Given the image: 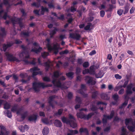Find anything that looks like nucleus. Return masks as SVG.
Instances as JSON below:
<instances>
[{"label":"nucleus","instance_id":"obj_1","mask_svg":"<svg viewBox=\"0 0 135 135\" xmlns=\"http://www.w3.org/2000/svg\"><path fill=\"white\" fill-rule=\"evenodd\" d=\"M69 118L70 119H73V120H69L64 117L61 118L62 121L64 123H66L67 124H69L70 126L73 128H75L77 126V124L75 123V119L73 116L69 114Z\"/></svg>","mask_w":135,"mask_h":135},{"label":"nucleus","instance_id":"obj_2","mask_svg":"<svg viewBox=\"0 0 135 135\" xmlns=\"http://www.w3.org/2000/svg\"><path fill=\"white\" fill-rule=\"evenodd\" d=\"M52 86L51 84H49L45 85L44 83L36 82L33 83L32 84L33 89L36 92H39L40 91L39 88L41 87L44 88L45 87H51Z\"/></svg>","mask_w":135,"mask_h":135},{"label":"nucleus","instance_id":"obj_3","mask_svg":"<svg viewBox=\"0 0 135 135\" xmlns=\"http://www.w3.org/2000/svg\"><path fill=\"white\" fill-rule=\"evenodd\" d=\"M23 20V19L22 18H16L15 17L11 19L13 25L15 24H18L21 28H22L24 27V24L22 22Z\"/></svg>","mask_w":135,"mask_h":135},{"label":"nucleus","instance_id":"obj_4","mask_svg":"<svg viewBox=\"0 0 135 135\" xmlns=\"http://www.w3.org/2000/svg\"><path fill=\"white\" fill-rule=\"evenodd\" d=\"M115 112L113 110H112L110 113V115H103V118L102 119V123L103 124H105L107 122L108 119H111L113 117Z\"/></svg>","mask_w":135,"mask_h":135},{"label":"nucleus","instance_id":"obj_5","mask_svg":"<svg viewBox=\"0 0 135 135\" xmlns=\"http://www.w3.org/2000/svg\"><path fill=\"white\" fill-rule=\"evenodd\" d=\"M58 98V97L55 95H52L50 96L49 97L48 103L51 106L53 109L55 108V106L52 102H53L54 103L56 104H57V102L56 101L54 100V99Z\"/></svg>","mask_w":135,"mask_h":135},{"label":"nucleus","instance_id":"obj_6","mask_svg":"<svg viewBox=\"0 0 135 135\" xmlns=\"http://www.w3.org/2000/svg\"><path fill=\"white\" fill-rule=\"evenodd\" d=\"M5 55L7 57V59L10 61H16L19 62L20 61L15 57L13 56V54L9 53V52H6L5 54Z\"/></svg>","mask_w":135,"mask_h":135},{"label":"nucleus","instance_id":"obj_7","mask_svg":"<svg viewBox=\"0 0 135 135\" xmlns=\"http://www.w3.org/2000/svg\"><path fill=\"white\" fill-rule=\"evenodd\" d=\"M82 73L84 75L88 74L90 75H95V73L94 69V65L91 66L90 67L89 69H85V70H83Z\"/></svg>","mask_w":135,"mask_h":135},{"label":"nucleus","instance_id":"obj_8","mask_svg":"<svg viewBox=\"0 0 135 135\" xmlns=\"http://www.w3.org/2000/svg\"><path fill=\"white\" fill-rule=\"evenodd\" d=\"M46 41L48 42V43L46 45V46L48 50L51 52L52 51V50L54 49H56L57 44H54L53 45V46L52 47L50 43V40L49 38H47Z\"/></svg>","mask_w":135,"mask_h":135},{"label":"nucleus","instance_id":"obj_9","mask_svg":"<svg viewBox=\"0 0 135 135\" xmlns=\"http://www.w3.org/2000/svg\"><path fill=\"white\" fill-rule=\"evenodd\" d=\"M69 37L76 40H79L81 37V36L79 34L76 33H70Z\"/></svg>","mask_w":135,"mask_h":135},{"label":"nucleus","instance_id":"obj_10","mask_svg":"<svg viewBox=\"0 0 135 135\" xmlns=\"http://www.w3.org/2000/svg\"><path fill=\"white\" fill-rule=\"evenodd\" d=\"M1 32H0V40L1 41H3V37L6 35L5 29L4 28L0 27Z\"/></svg>","mask_w":135,"mask_h":135},{"label":"nucleus","instance_id":"obj_11","mask_svg":"<svg viewBox=\"0 0 135 135\" xmlns=\"http://www.w3.org/2000/svg\"><path fill=\"white\" fill-rule=\"evenodd\" d=\"M133 86V84L132 83L129 84L127 86L126 91L127 94H131L132 93L131 89Z\"/></svg>","mask_w":135,"mask_h":135},{"label":"nucleus","instance_id":"obj_12","mask_svg":"<svg viewBox=\"0 0 135 135\" xmlns=\"http://www.w3.org/2000/svg\"><path fill=\"white\" fill-rule=\"evenodd\" d=\"M54 29L50 31V35L51 38H52L53 36L56 33V32L58 31V29L56 27H54Z\"/></svg>","mask_w":135,"mask_h":135},{"label":"nucleus","instance_id":"obj_13","mask_svg":"<svg viewBox=\"0 0 135 135\" xmlns=\"http://www.w3.org/2000/svg\"><path fill=\"white\" fill-rule=\"evenodd\" d=\"M37 119V115L35 114H33L28 117V120L30 121H35Z\"/></svg>","mask_w":135,"mask_h":135},{"label":"nucleus","instance_id":"obj_14","mask_svg":"<svg viewBox=\"0 0 135 135\" xmlns=\"http://www.w3.org/2000/svg\"><path fill=\"white\" fill-rule=\"evenodd\" d=\"M79 132L80 134L84 133L86 135H88L89 133L88 129L86 128H83L82 127L80 128Z\"/></svg>","mask_w":135,"mask_h":135},{"label":"nucleus","instance_id":"obj_15","mask_svg":"<svg viewBox=\"0 0 135 135\" xmlns=\"http://www.w3.org/2000/svg\"><path fill=\"white\" fill-rule=\"evenodd\" d=\"M42 49V48L41 47H39L38 49L34 48L33 49H32L30 51L31 52H35L36 54H38L41 52Z\"/></svg>","mask_w":135,"mask_h":135},{"label":"nucleus","instance_id":"obj_16","mask_svg":"<svg viewBox=\"0 0 135 135\" xmlns=\"http://www.w3.org/2000/svg\"><path fill=\"white\" fill-rule=\"evenodd\" d=\"M54 123L55 125L58 127H60L62 126V124L60 120L56 119L55 120Z\"/></svg>","mask_w":135,"mask_h":135},{"label":"nucleus","instance_id":"obj_17","mask_svg":"<svg viewBox=\"0 0 135 135\" xmlns=\"http://www.w3.org/2000/svg\"><path fill=\"white\" fill-rule=\"evenodd\" d=\"M21 48L22 49L23 52L24 54L28 53L29 52V49L27 46H25L23 45L21 46Z\"/></svg>","mask_w":135,"mask_h":135},{"label":"nucleus","instance_id":"obj_18","mask_svg":"<svg viewBox=\"0 0 135 135\" xmlns=\"http://www.w3.org/2000/svg\"><path fill=\"white\" fill-rule=\"evenodd\" d=\"M76 115L78 118L85 119V115L82 112L78 113Z\"/></svg>","mask_w":135,"mask_h":135},{"label":"nucleus","instance_id":"obj_19","mask_svg":"<svg viewBox=\"0 0 135 135\" xmlns=\"http://www.w3.org/2000/svg\"><path fill=\"white\" fill-rule=\"evenodd\" d=\"M49 11L48 9L46 7H44L43 6L41 7V15H44L45 12H48Z\"/></svg>","mask_w":135,"mask_h":135},{"label":"nucleus","instance_id":"obj_20","mask_svg":"<svg viewBox=\"0 0 135 135\" xmlns=\"http://www.w3.org/2000/svg\"><path fill=\"white\" fill-rule=\"evenodd\" d=\"M101 97L102 99L106 100H109V97L108 96V94H102L101 95Z\"/></svg>","mask_w":135,"mask_h":135},{"label":"nucleus","instance_id":"obj_21","mask_svg":"<svg viewBox=\"0 0 135 135\" xmlns=\"http://www.w3.org/2000/svg\"><path fill=\"white\" fill-rule=\"evenodd\" d=\"M98 108L95 105H92L90 106V109L93 112H95V113H97V111L98 109Z\"/></svg>","mask_w":135,"mask_h":135},{"label":"nucleus","instance_id":"obj_22","mask_svg":"<svg viewBox=\"0 0 135 135\" xmlns=\"http://www.w3.org/2000/svg\"><path fill=\"white\" fill-rule=\"evenodd\" d=\"M93 25H92L91 23H88L87 25L84 27V29L85 30H90L91 29V28H90V27H93Z\"/></svg>","mask_w":135,"mask_h":135},{"label":"nucleus","instance_id":"obj_23","mask_svg":"<svg viewBox=\"0 0 135 135\" xmlns=\"http://www.w3.org/2000/svg\"><path fill=\"white\" fill-rule=\"evenodd\" d=\"M49 129L47 127H45L43 129L42 131V133L44 135H47L49 133Z\"/></svg>","mask_w":135,"mask_h":135},{"label":"nucleus","instance_id":"obj_24","mask_svg":"<svg viewBox=\"0 0 135 135\" xmlns=\"http://www.w3.org/2000/svg\"><path fill=\"white\" fill-rule=\"evenodd\" d=\"M25 31H23L21 33V35L27 37H29L30 36L29 34L30 33V32L28 31H27L26 30Z\"/></svg>","mask_w":135,"mask_h":135},{"label":"nucleus","instance_id":"obj_25","mask_svg":"<svg viewBox=\"0 0 135 135\" xmlns=\"http://www.w3.org/2000/svg\"><path fill=\"white\" fill-rule=\"evenodd\" d=\"M75 102L78 104H82V100L80 97L76 96V97Z\"/></svg>","mask_w":135,"mask_h":135},{"label":"nucleus","instance_id":"obj_26","mask_svg":"<svg viewBox=\"0 0 135 135\" xmlns=\"http://www.w3.org/2000/svg\"><path fill=\"white\" fill-rule=\"evenodd\" d=\"M62 75V74H59V72L58 71H56L54 72L53 76L55 78H58L60 75Z\"/></svg>","mask_w":135,"mask_h":135},{"label":"nucleus","instance_id":"obj_27","mask_svg":"<svg viewBox=\"0 0 135 135\" xmlns=\"http://www.w3.org/2000/svg\"><path fill=\"white\" fill-rule=\"evenodd\" d=\"M109 7L106 11L111 12L113 8H115L116 7L115 6L113 5L112 4H109Z\"/></svg>","mask_w":135,"mask_h":135},{"label":"nucleus","instance_id":"obj_28","mask_svg":"<svg viewBox=\"0 0 135 135\" xmlns=\"http://www.w3.org/2000/svg\"><path fill=\"white\" fill-rule=\"evenodd\" d=\"M74 74V73L73 72H69L66 73V75L68 78L72 79L73 78Z\"/></svg>","mask_w":135,"mask_h":135},{"label":"nucleus","instance_id":"obj_29","mask_svg":"<svg viewBox=\"0 0 135 135\" xmlns=\"http://www.w3.org/2000/svg\"><path fill=\"white\" fill-rule=\"evenodd\" d=\"M132 121L131 118H126L125 120V124L126 126H127L131 122L132 123Z\"/></svg>","mask_w":135,"mask_h":135},{"label":"nucleus","instance_id":"obj_30","mask_svg":"<svg viewBox=\"0 0 135 135\" xmlns=\"http://www.w3.org/2000/svg\"><path fill=\"white\" fill-rule=\"evenodd\" d=\"M128 103V100H125L121 106L119 107V108L122 109L127 105Z\"/></svg>","mask_w":135,"mask_h":135},{"label":"nucleus","instance_id":"obj_31","mask_svg":"<svg viewBox=\"0 0 135 135\" xmlns=\"http://www.w3.org/2000/svg\"><path fill=\"white\" fill-rule=\"evenodd\" d=\"M94 115V113L93 112H91L89 113L87 115H85V119H87V120H88L89 119L91 118Z\"/></svg>","mask_w":135,"mask_h":135},{"label":"nucleus","instance_id":"obj_32","mask_svg":"<svg viewBox=\"0 0 135 135\" xmlns=\"http://www.w3.org/2000/svg\"><path fill=\"white\" fill-rule=\"evenodd\" d=\"M4 109H8L10 108L11 105L9 103H8L7 102H6V103L4 104Z\"/></svg>","mask_w":135,"mask_h":135},{"label":"nucleus","instance_id":"obj_33","mask_svg":"<svg viewBox=\"0 0 135 135\" xmlns=\"http://www.w3.org/2000/svg\"><path fill=\"white\" fill-rule=\"evenodd\" d=\"M41 54L43 58L45 59L49 55V53L47 52H44L43 53H42Z\"/></svg>","mask_w":135,"mask_h":135},{"label":"nucleus","instance_id":"obj_34","mask_svg":"<svg viewBox=\"0 0 135 135\" xmlns=\"http://www.w3.org/2000/svg\"><path fill=\"white\" fill-rule=\"evenodd\" d=\"M98 94V92L97 91H96L94 92H93L92 93L91 96L92 98L94 99L95 98H96V97L97 96Z\"/></svg>","mask_w":135,"mask_h":135},{"label":"nucleus","instance_id":"obj_35","mask_svg":"<svg viewBox=\"0 0 135 135\" xmlns=\"http://www.w3.org/2000/svg\"><path fill=\"white\" fill-rule=\"evenodd\" d=\"M126 129L124 127H122L120 135H127Z\"/></svg>","mask_w":135,"mask_h":135},{"label":"nucleus","instance_id":"obj_36","mask_svg":"<svg viewBox=\"0 0 135 135\" xmlns=\"http://www.w3.org/2000/svg\"><path fill=\"white\" fill-rule=\"evenodd\" d=\"M63 110L62 109H58V112L57 113H55V115L56 116H57L58 115H61L63 112Z\"/></svg>","mask_w":135,"mask_h":135},{"label":"nucleus","instance_id":"obj_37","mask_svg":"<svg viewBox=\"0 0 135 135\" xmlns=\"http://www.w3.org/2000/svg\"><path fill=\"white\" fill-rule=\"evenodd\" d=\"M54 86L59 88H62V85L61 82L59 81H57Z\"/></svg>","mask_w":135,"mask_h":135},{"label":"nucleus","instance_id":"obj_38","mask_svg":"<svg viewBox=\"0 0 135 135\" xmlns=\"http://www.w3.org/2000/svg\"><path fill=\"white\" fill-rule=\"evenodd\" d=\"M95 77L97 78H101L103 75H102V72L101 71H99L98 73L96 74L95 75Z\"/></svg>","mask_w":135,"mask_h":135},{"label":"nucleus","instance_id":"obj_39","mask_svg":"<svg viewBox=\"0 0 135 135\" xmlns=\"http://www.w3.org/2000/svg\"><path fill=\"white\" fill-rule=\"evenodd\" d=\"M86 79L88 78L89 79L88 81V84L92 82L93 79L91 77H90L89 76H87L85 77Z\"/></svg>","mask_w":135,"mask_h":135},{"label":"nucleus","instance_id":"obj_40","mask_svg":"<svg viewBox=\"0 0 135 135\" xmlns=\"http://www.w3.org/2000/svg\"><path fill=\"white\" fill-rule=\"evenodd\" d=\"M81 69L79 68L78 67L76 68V75H79L80 74L81 72Z\"/></svg>","mask_w":135,"mask_h":135},{"label":"nucleus","instance_id":"obj_41","mask_svg":"<svg viewBox=\"0 0 135 135\" xmlns=\"http://www.w3.org/2000/svg\"><path fill=\"white\" fill-rule=\"evenodd\" d=\"M112 98L115 101H117L119 98V96L118 95L114 94L112 96Z\"/></svg>","mask_w":135,"mask_h":135},{"label":"nucleus","instance_id":"obj_42","mask_svg":"<svg viewBox=\"0 0 135 135\" xmlns=\"http://www.w3.org/2000/svg\"><path fill=\"white\" fill-rule=\"evenodd\" d=\"M127 128L129 131L131 132H134L135 131L134 129L132 126H127Z\"/></svg>","mask_w":135,"mask_h":135},{"label":"nucleus","instance_id":"obj_43","mask_svg":"<svg viewBox=\"0 0 135 135\" xmlns=\"http://www.w3.org/2000/svg\"><path fill=\"white\" fill-rule=\"evenodd\" d=\"M40 70V69L38 68L37 67H34L30 69V71L31 72L36 71H39Z\"/></svg>","mask_w":135,"mask_h":135},{"label":"nucleus","instance_id":"obj_44","mask_svg":"<svg viewBox=\"0 0 135 135\" xmlns=\"http://www.w3.org/2000/svg\"><path fill=\"white\" fill-rule=\"evenodd\" d=\"M27 112L26 111L24 113L21 115V118L24 120L25 118L26 115H27Z\"/></svg>","mask_w":135,"mask_h":135},{"label":"nucleus","instance_id":"obj_45","mask_svg":"<svg viewBox=\"0 0 135 135\" xmlns=\"http://www.w3.org/2000/svg\"><path fill=\"white\" fill-rule=\"evenodd\" d=\"M30 80V78H28L27 80H25L24 79H22L21 80V81L23 83H29Z\"/></svg>","mask_w":135,"mask_h":135},{"label":"nucleus","instance_id":"obj_46","mask_svg":"<svg viewBox=\"0 0 135 135\" xmlns=\"http://www.w3.org/2000/svg\"><path fill=\"white\" fill-rule=\"evenodd\" d=\"M6 113L7 114V116L9 118H11L12 117V114L10 111L7 110L6 111Z\"/></svg>","mask_w":135,"mask_h":135},{"label":"nucleus","instance_id":"obj_47","mask_svg":"<svg viewBox=\"0 0 135 135\" xmlns=\"http://www.w3.org/2000/svg\"><path fill=\"white\" fill-rule=\"evenodd\" d=\"M73 96L72 93L70 92H69L68 94L67 97L68 99H71Z\"/></svg>","mask_w":135,"mask_h":135},{"label":"nucleus","instance_id":"obj_48","mask_svg":"<svg viewBox=\"0 0 135 135\" xmlns=\"http://www.w3.org/2000/svg\"><path fill=\"white\" fill-rule=\"evenodd\" d=\"M38 74L41 75V71H33L32 72V76H34Z\"/></svg>","mask_w":135,"mask_h":135},{"label":"nucleus","instance_id":"obj_49","mask_svg":"<svg viewBox=\"0 0 135 135\" xmlns=\"http://www.w3.org/2000/svg\"><path fill=\"white\" fill-rule=\"evenodd\" d=\"M76 8H75V6H73L71 7V11L72 12H74L76 11Z\"/></svg>","mask_w":135,"mask_h":135},{"label":"nucleus","instance_id":"obj_50","mask_svg":"<svg viewBox=\"0 0 135 135\" xmlns=\"http://www.w3.org/2000/svg\"><path fill=\"white\" fill-rule=\"evenodd\" d=\"M69 132H70V133L72 134L74 133V134H77L78 133V131L76 130H69Z\"/></svg>","mask_w":135,"mask_h":135},{"label":"nucleus","instance_id":"obj_51","mask_svg":"<svg viewBox=\"0 0 135 135\" xmlns=\"http://www.w3.org/2000/svg\"><path fill=\"white\" fill-rule=\"evenodd\" d=\"M43 80L44 81L49 82L50 81V78L47 76H45L43 78Z\"/></svg>","mask_w":135,"mask_h":135},{"label":"nucleus","instance_id":"obj_52","mask_svg":"<svg viewBox=\"0 0 135 135\" xmlns=\"http://www.w3.org/2000/svg\"><path fill=\"white\" fill-rule=\"evenodd\" d=\"M9 1V0H3V3L5 5H9L10 4Z\"/></svg>","mask_w":135,"mask_h":135},{"label":"nucleus","instance_id":"obj_53","mask_svg":"<svg viewBox=\"0 0 135 135\" xmlns=\"http://www.w3.org/2000/svg\"><path fill=\"white\" fill-rule=\"evenodd\" d=\"M17 110V105H14L13 106L11 109L12 111L14 112L16 111Z\"/></svg>","mask_w":135,"mask_h":135},{"label":"nucleus","instance_id":"obj_54","mask_svg":"<svg viewBox=\"0 0 135 135\" xmlns=\"http://www.w3.org/2000/svg\"><path fill=\"white\" fill-rule=\"evenodd\" d=\"M89 65V63L88 62H85L83 64V67L85 68L88 67Z\"/></svg>","mask_w":135,"mask_h":135},{"label":"nucleus","instance_id":"obj_55","mask_svg":"<svg viewBox=\"0 0 135 135\" xmlns=\"http://www.w3.org/2000/svg\"><path fill=\"white\" fill-rule=\"evenodd\" d=\"M114 77L117 79H120L122 78V77L118 74L115 75Z\"/></svg>","mask_w":135,"mask_h":135},{"label":"nucleus","instance_id":"obj_56","mask_svg":"<svg viewBox=\"0 0 135 135\" xmlns=\"http://www.w3.org/2000/svg\"><path fill=\"white\" fill-rule=\"evenodd\" d=\"M32 5L33 6H35L37 7L38 8L40 6V3L38 4L36 2H33L32 4Z\"/></svg>","mask_w":135,"mask_h":135},{"label":"nucleus","instance_id":"obj_57","mask_svg":"<svg viewBox=\"0 0 135 135\" xmlns=\"http://www.w3.org/2000/svg\"><path fill=\"white\" fill-rule=\"evenodd\" d=\"M124 8H125V10H124V14H125L127 13L128 12V11H129V8H128V7L127 6H126L124 7Z\"/></svg>","mask_w":135,"mask_h":135},{"label":"nucleus","instance_id":"obj_58","mask_svg":"<svg viewBox=\"0 0 135 135\" xmlns=\"http://www.w3.org/2000/svg\"><path fill=\"white\" fill-rule=\"evenodd\" d=\"M40 11V9L39 10H38L37 9H35L33 11V12L36 15H37L38 16H40V14L39 13V12Z\"/></svg>","mask_w":135,"mask_h":135},{"label":"nucleus","instance_id":"obj_59","mask_svg":"<svg viewBox=\"0 0 135 135\" xmlns=\"http://www.w3.org/2000/svg\"><path fill=\"white\" fill-rule=\"evenodd\" d=\"M123 12V11L121 9H119L117 11V13L118 14L119 16H121Z\"/></svg>","mask_w":135,"mask_h":135},{"label":"nucleus","instance_id":"obj_60","mask_svg":"<svg viewBox=\"0 0 135 135\" xmlns=\"http://www.w3.org/2000/svg\"><path fill=\"white\" fill-rule=\"evenodd\" d=\"M100 16L102 17H103L105 15V12L104 11L102 10L100 11Z\"/></svg>","mask_w":135,"mask_h":135},{"label":"nucleus","instance_id":"obj_61","mask_svg":"<svg viewBox=\"0 0 135 135\" xmlns=\"http://www.w3.org/2000/svg\"><path fill=\"white\" fill-rule=\"evenodd\" d=\"M101 104L105 105H107V104L106 103H104L101 101H98L97 103V105H99Z\"/></svg>","mask_w":135,"mask_h":135},{"label":"nucleus","instance_id":"obj_62","mask_svg":"<svg viewBox=\"0 0 135 135\" xmlns=\"http://www.w3.org/2000/svg\"><path fill=\"white\" fill-rule=\"evenodd\" d=\"M62 62L60 61H59L58 62V63L56 64V66L58 68H59L60 67V65L62 64Z\"/></svg>","mask_w":135,"mask_h":135},{"label":"nucleus","instance_id":"obj_63","mask_svg":"<svg viewBox=\"0 0 135 135\" xmlns=\"http://www.w3.org/2000/svg\"><path fill=\"white\" fill-rule=\"evenodd\" d=\"M83 61L82 59L79 58L77 60V63L79 64H81L83 63Z\"/></svg>","mask_w":135,"mask_h":135},{"label":"nucleus","instance_id":"obj_64","mask_svg":"<svg viewBox=\"0 0 135 135\" xmlns=\"http://www.w3.org/2000/svg\"><path fill=\"white\" fill-rule=\"evenodd\" d=\"M14 44V43L13 42H9L7 44H6V45L8 47V48L9 47L12 46L13 44Z\"/></svg>","mask_w":135,"mask_h":135}]
</instances>
